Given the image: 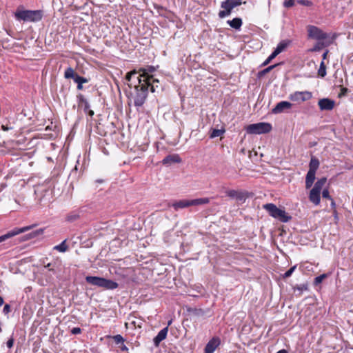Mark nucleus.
I'll return each instance as SVG.
<instances>
[{
	"instance_id": "43",
	"label": "nucleus",
	"mask_w": 353,
	"mask_h": 353,
	"mask_svg": "<svg viewBox=\"0 0 353 353\" xmlns=\"http://www.w3.org/2000/svg\"><path fill=\"white\" fill-rule=\"evenodd\" d=\"M295 289L299 290L301 292V293L303 290H307V287L306 285L303 284V285H300L296 286Z\"/></svg>"
},
{
	"instance_id": "53",
	"label": "nucleus",
	"mask_w": 353,
	"mask_h": 353,
	"mask_svg": "<svg viewBox=\"0 0 353 353\" xmlns=\"http://www.w3.org/2000/svg\"><path fill=\"white\" fill-rule=\"evenodd\" d=\"M2 129H3V130H5V131H6V130H8V128H6V127H5L4 125H2Z\"/></svg>"
},
{
	"instance_id": "11",
	"label": "nucleus",
	"mask_w": 353,
	"mask_h": 353,
	"mask_svg": "<svg viewBox=\"0 0 353 353\" xmlns=\"http://www.w3.org/2000/svg\"><path fill=\"white\" fill-rule=\"evenodd\" d=\"M311 97V92L307 91L295 92L290 96V99L294 101H305L309 100Z\"/></svg>"
},
{
	"instance_id": "56",
	"label": "nucleus",
	"mask_w": 353,
	"mask_h": 353,
	"mask_svg": "<svg viewBox=\"0 0 353 353\" xmlns=\"http://www.w3.org/2000/svg\"><path fill=\"white\" fill-rule=\"evenodd\" d=\"M123 350H127V347L124 345L122 348Z\"/></svg>"
},
{
	"instance_id": "29",
	"label": "nucleus",
	"mask_w": 353,
	"mask_h": 353,
	"mask_svg": "<svg viewBox=\"0 0 353 353\" xmlns=\"http://www.w3.org/2000/svg\"><path fill=\"white\" fill-rule=\"evenodd\" d=\"M281 63H276V64H274V65H272L266 68H265L264 70H261L258 72V77H262L263 76L265 75L266 74H268V72H270L272 70H273L274 68H276V66H278L279 65H280Z\"/></svg>"
},
{
	"instance_id": "5",
	"label": "nucleus",
	"mask_w": 353,
	"mask_h": 353,
	"mask_svg": "<svg viewBox=\"0 0 353 353\" xmlns=\"http://www.w3.org/2000/svg\"><path fill=\"white\" fill-rule=\"evenodd\" d=\"M245 130L250 134H261L270 132L272 129V125L270 123L260 122L250 124L245 127Z\"/></svg>"
},
{
	"instance_id": "21",
	"label": "nucleus",
	"mask_w": 353,
	"mask_h": 353,
	"mask_svg": "<svg viewBox=\"0 0 353 353\" xmlns=\"http://www.w3.org/2000/svg\"><path fill=\"white\" fill-rule=\"evenodd\" d=\"M291 41L290 40H282L281 42L279 43L276 48L274 49L275 53L278 55L282 52H283L287 47L290 45Z\"/></svg>"
},
{
	"instance_id": "46",
	"label": "nucleus",
	"mask_w": 353,
	"mask_h": 353,
	"mask_svg": "<svg viewBox=\"0 0 353 353\" xmlns=\"http://www.w3.org/2000/svg\"><path fill=\"white\" fill-rule=\"evenodd\" d=\"M10 312V305H8V304H6L3 307V312L5 314H8L9 312Z\"/></svg>"
},
{
	"instance_id": "44",
	"label": "nucleus",
	"mask_w": 353,
	"mask_h": 353,
	"mask_svg": "<svg viewBox=\"0 0 353 353\" xmlns=\"http://www.w3.org/2000/svg\"><path fill=\"white\" fill-rule=\"evenodd\" d=\"M78 218H79V216H78V215H77V214L69 215V216H68V217H67V220H68V221L72 222V221H74L77 220Z\"/></svg>"
},
{
	"instance_id": "54",
	"label": "nucleus",
	"mask_w": 353,
	"mask_h": 353,
	"mask_svg": "<svg viewBox=\"0 0 353 353\" xmlns=\"http://www.w3.org/2000/svg\"><path fill=\"white\" fill-rule=\"evenodd\" d=\"M97 182H99V183H103V180L100 179V180H97Z\"/></svg>"
},
{
	"instance_id": "30",
	"label": "nucleus",
	"mask_w": 353,
	"mask_h": 353,
	"mask_svg": "<svg viewBox=\"0 0 353 353\" xmlns=\"http://www.w3.org/2000/svg\"><path fill=\"white\" fill-rule=\"evenodd\" d=\"M66 240L62 241L60 244L54 247V250H56L60 252H65L68 250V246L65 244Z\"/></svg>"
},
{
	"instance_id": "31",
	"label": "nucleus",
	"mask_w": 353,
	"mask_h": 353,
	"mask_svg": "<svg viewBox=\"0 0 353 353\" xmlns=\"http://www.w3.org/2000/svg\"><path fill=\"white\" fill-rule=\"evenodd\" d=\"M77 73L74 72L73 68L71 67L68 68L64 72V77L65 79H74Z\"/></svg>"
},
{
	"instance_id": "22",
	"label": "nucleus",
	"mask_w": 353,
	"mask_h": 353,
	"mask_svg": "<svg viewBox=\"0 0 353 353\" xmlns=\"http://www.w3.org/2000/svg\"><path fill=\"white\" fill-rule=\"evenodd\" d=\"M319 160L316 157L312 156L309 163V170L316 172L319 167Z\"/></svg>"
},
{
	"instance_id": "49",
	"label": "nucleus",
	"mask_w": 353,
	"mask_h": 353,
	"mask_svg": "<svg viewBox=\"0 0 353 353\" xmlns=\"http://www.w3.org/2000/svg\"><path fill=\"white\" fill-rule=\"evenodd\" d=\"M83 83H77V89L78 90H82L83 89Z\"/></svg>"
},
{
	"instance_id": "52",
	"label": "nucleus",
	"mask_w": 353,
	"mask_h": 353,
	"mask_svg": "<svg viewBox=\"0 0 353 353\" xmlns=\"http://www.w3.org/2000/svg\"><path fill=\"white\" fill-rule=\"evenodd\" d=\"M3 303V299L1 296H0V306H1Z\"/></svg>"
},
{
	"instance_id": "15",
	"label": "nucleus",
	"mask_w": 353,
	"mask_h": 353,
	"mask_svg": "<svg viewBox=\"0 0 353 353\" xmlns=\"http://www.w3.org/2000/svg\"><path fill=\"white\" fill-rule=\"evenodd\" d=\"M220 344V339L217 337H214L208 341L206 344L204 353H214L216 347Z\"/></svg>"
},
{
	"instance_id": "32",
	"label": "nucleus",
	"mask_w": 353,
	"mask_h": 353,
	"mask_svg": "<svg viewBox=\"0 0 353 353\" xmlns=\"http://www.w3.org/2000/svg\"><path fill=\"white\" fill-rule=\"evenodd\" d=\"M318 74L321 77H324L326 75V67L323 61L320 64V67L318 70Z\"/></svg>"
},
{
	"instance_id": "19",
	"label": "nucleus",
	"mask_w": 353,
	"mask_h": 353,
	"mask_svg": "<svg viewBox=\"0 0 353 353\" xmlns=\"http://www.w3.org/2000/svg\"><path fill=\"white\" fill-rule=\"evenodd\" d=\"M137 72L136 70L130 71L126 74L125 79L128 81V85L130 88L132 85L134 86V81L137 77Z\"/></svg>"
},
{
	"instance_id": "38",
	"label": "nucleus",
	"mask_w": 353,
	"mask_h": 353,
	"mask_svg": "<svg viewBox=\"0 0 353 353\" xmlns=\"http://www.w3.org/2000/svg\"><path fill=\"white\" fill-rule=\"evenodd\" d=\"M296 2L299 4H301L304 6L310 7L313 5L312 1L310 0H296Z\"/></svg>"
},
{
	"instance_id": "7",
	"label": "nucleus",
	"mask_w": 353,
	"mask_h": 353,
	"mask_svg": "<svg viewBox=\"0 0 353 353\" xmlns=\"http://www.w3.org/2000/svg\"><path fill=\"white\" fill-rule=\"evenodd\" d=\"M307 36L310 39L322 41L327 38V34L317 26L309 25L307 27Z\"/></svg>"
},
{
	"instance_id": "50",
	"label": "nucleus",
	"mask_w": 353,
	"mask_h": 353,
	"mask_svg": "<svg viewBox=\"0 0 353 353\" xmlns=\"http://www.w3.org/2000/svg\"><path fill=\"white\" fill-rule=\"evenodd\" d=\"M276 353H288V352L286 350L283 349V350L278 351Z\"/></svg>"
},
{
	"instance_id": "48",
	"label": "nucleus",
	"mask_w": 353,
	"mask_h": 353,
	"mask_svg": "<svg viewBox=\"0 0 353 353\" xmlns=\"http://www.w3.org/2000/svg\"><path fill=\"white\" fill-rule=\"evenodd\" d=\"M7 346L8 348H11L12 347L13 345H14V339L12 338L10 339L7 343Z\"/></svg>"
},
{
	"instance_id": "37",
	"label": "nucleus",
	"mask_w": 353,
	"mask_h": 353,
	"mask_svg": "<svg viewBox=\"0 0 353 353\" xmlns=\"http://www.w3.org/2000/svg\"><path fill=\"white\" fill-rule=\"evenodd\" d=\"M296 268V265H294V266L291 267L288 271H286L284 273V274L283 275V277L284 279L290 277L292 274V273L294 272V271L295 270Z\"/></svg>"
},
{
	"instance_id": "45",
	"label": "nucleus",
	"mask_w": 353,
	"mask_h": 353,
	"mask_svg": "<svg viewBox=\"0 0 353 353\" xmlns=\"http://www.w3.org/2000/svg\"><path fill=\"white\" fill-rule=\"evenodd\" d=\"M81 332V330L80 327H73L72 330H71V333L72 334H79Z\"/></svg>"
},
{
	"instance_id": "23",
	"label": "nucleus",
	"mask_w": 353,
	"mask_h": 353,
	"mask_svg": "<svg viewBox=\"0 0 353 353\" xmlns=\"http://www.w3.org/2000/svg\"><path fill=\"white\" fill-rule=\"evenodd\" d=\"M228 23L231 28L239 30L242 26V20L241 18L236 17L234 18L232 20L228 21Z\"/></svg>"
},
{
	"instance_id": "36",
	"label": "nucleus",
	"mask_w": 353,
	"mask_h": 353,
	"mask_svg": "<svg viewBox=\"0 0 353 353\" xmlns=\"http://www.w3.org/2000/svg\"><path fill=\"white\" fill-rule=\"evenodd\" d=\"M323 198L327 199L332 201V205H334V202L332 197L330 196V192L327 189H324L322 192Z\"/></svg>"
},
{
	"instance_id": "47",
	"label": "nucleus",
	"mask_w": 353,
	"mask_h": 353,
	"mask_svg": "<svg viewBox=\"0 0 353 353\" xmlns=\"http://www.w3.org/2000/svg\"><path fill=\"white\" fill-rule=\"evenodd\" d=\"M43 263L45 264L44 260L43 261ZM44 266L45 268H48L50 271L54 272V269L53 268H51L52 266L51 263L44 265Z\"/></svg>"
},
{
	"instance_id": "9",
	"label": "nucleus",
	"mask_w": 353,
	"mask_h": 353,
	"mask_svg": "<svg viewBox=\"0 0 353 353\" xmlns=\"http://www.w3.org/2000/svg\"><path fill=\"white\" fill-rule=\"evenodd\" d=\"M78 99V107L80 108H83V111L88 114L90 117H92L94 115V111L90 109V104L87 99L84 97V96L81 94H79L77 95Z\"/></svg>"
},
{
	"instance_id": "2",
	"label": "nucleus",
	"mask_w": 353,
	"mask_h": 353,
	"mask_svg": "<svg viewBox=\"0 0 353 353\" xmlns=\"http://www.w3.org/2000/svg\"><path fill=\"white\" fill-rule=\"evenodd\" d=\"M14 17L18 21L37 22L43 18V11L40 10H20L17 8L14 12Z\"/></svg>"
},
{
	"instance_id": "4",
	"label": "nucleus",
	"mask_w": 353,
	"mask_h": 353,
	"mask_svg": "<svg viewBox=\"0 0 353 353\" xmlns=\"http://www.w3.org/2000/svg\"><path fill=\"white\" fill-rule=\"evenodd\" d=\"M85 279L88 283L105 290H114L119 286L117 282L103 277L87 276Z\"/></svg>"
},
{
	"instance_id": "26",
	"label": "nucleus",
	"mask_w": 353,
	"mask_h": 353,
	"mask_svg": "<svg viewBox=\"0 0 353 353\" xmlns=\"http://www.w3.org/2000/svg\"><path fill=\"white\" fill-rule=\"evenodd\" d=\"M225 130L224 128L221 129H212L210 133V138L214 139L218 137H221L225 133Z\"/></svg>"
},
{
	"instance_id": "12",
	"label": "nucleus",
	"mask_w": 353,
	"mask_h": 353,
	"mask_svg": "<svg viewBox=\"0 0 353 353\" xmlns=\"http://www.w3.org/2000/svg\"><path fill=\"white\" fill-rule=\"evenodd\" d=\"M221 7L223 9L219 12V17L221 19L229 16L234 8L230 3V0H225L221 2Z\"/></svg>"
},
{
	"instance_id": "18",
	"label": "nucleus",
	"mask_w": 353,
	"mask_h": 353,
	"mask_svg": "<svg viewBox=\"0 0 353 353\" xmlns=\"http://www.w3.org/2000/svg\"><path fill=\"white\" fill-rule=\"evenodd\" d=\"M309 199L314 205H319L321 201V192L312 188L310 192Z\"/></svg>"
},
{
	"instance_id": "24",
	"label": "nucleus",
	"mask_w": 353,
	"mask_h": 353,
	"mask_svg": "<svg viewBox=\"0 0 353 353\" xmlns=\"http://www.w3.org/2000/svg\"><path fill=\"white\" fill-rule=\"evenodd\" d=\"M44 230L42 228L38 229L37 230L32 231V232L26 234L24 236L22 241H26L30 239L34 238L36 236H38L39 235H41L43 233Z\"/></svg>"
},
{
	"instance_id": "16",
	"label": "nucleus",
	"mask_w": 353,
	"mask_h": 353,
	"mask_svg": "<svg viewBox=\"0 0 353 353\" xmlns=\"http://www.w3.org/2000/svg\"><path fill=\"white\" fill-rule=\"evenodd\" d=\"M168 332V326L161 330L157 334V335L154 338L153 342L156 347H158L160 343L166 338Z\"/></svg>"
},
{
	"instance_id": "33",
	"label": "nucleus",
	"mask_w": 353,
	"mask_h": 353,
	"mask_svg": "<svg viewBox=\"0 0 353 353\" xmlns=\"http://www.w3.org/2000/svg\"><path fill=\"white\" fill-rule=\"evenodd\" d=\"M73 80L77 83H84L88 82V80L86 78L79 76L77 73Z\"/></svg>"
},
{
	"instance_id": "39",
	"label": "nucleus",
	"mask_w": 353,
	"mask_h": 353,
	"mask_svg": "<svg viewBox=\"0 0 353 353\" xmlns=\"http://www.w3.org/2000/svg\"><path fill=\"white\" fill-rule=\"evenodd\" d=\"M113 340L115 342L116 344L123 343L124 342L123 337L120 335L117 334L113 336Z\"/></svg>"
},
{
	"instance_id": "8",
	"label": "nucleus",
	"mask_w": 353,
	"mask_h": 353,
	"mask_svg": "<svg viewBox=\"0 0 353 353\" xmlns=\"http://www.w3.org/2000/svg\"><path fill=\"white\" fill-rule=\"evenodd\" d=\"M34 226V225H32L21 228H14L10 231L8 232L6 234L1 236H0V243L6 241L8 239L13 237L20 233L25 232L28 230H30Z\"/></svg>"
},
{
	"instance_id": "14",
	"label": "nucleus",
	"mask_w": 353,
	"mask_h": 353,
	"mask_svg": "<svg viewBox=\"0 0 353 353\" xmlns=\"http://www.w3.org/2000/svg\"><path fill=\"white\" fill-rule=\"evenodd\" d=\"M292 107V104L291 103L283 101L276 105V106L272 110V112L276 114H280L290 109Z\"/></svg>"
},
{
	"instance_id": "1",
	"label": "nucleus",
	"mask_w": 353,
	"mask_h": 353,
	"mask_svg": "<svg viewBox=\"0 0 353 353\" xmlns=\"http://www.w3.org/2000/svg\"><path fill=\"white\" fill-rule=\"evenodd\" d=\"M150 77H145L142 79L137 77L134 81V91L131 92L130 101H133L134 105L137 107H141L147 98L149 85H150Z\"/></svg>"
},
{
	"instance_id": "40",
	"label": "nucleus",
	"mask_w": 353,
	"mask_h": 353,
	"mask_svg": "<svg viewBox=\"0 0 353 353\" xmlns=\"http://www.w3.org/2000/svg\"><path fill=\"white\" fill-rule=\"evenodd\" d=\"M295 3V0H285L283 2V6L285 8H291L292 7Z\"/></svg>"
},
{
	"instance_id": "35",
	"label": "nucleus",
	"mask_w": 353,
	"mask_h": 353,
	"mask_svg": "<svg viewBox=\"0 0 353 353\" xmlns=\"http://www.w3.org/2000/svg\"><path fill=\"white\" fill-rule=\"evenodd\" d=\"M326 277H327V274H321V275L316 276L314 279V284L316 285L320 284L323 281V280L324 279H325Z\"/></svg>"
},
{
	"instance_id": "3",
	"label": "nucleus",
	"mask_w": 353,
	"mask_h": 353,
	"mask_svg": "<svg viewBox=\"0 0 353 353\" xmlns=\"http://www.w3.org/2000/svg\"><path fill=\"white\" fill-rule=\"evenodd\" d=\"M272 217L278 219L281 222L288 223L292 219V216L289 215L286 212L281 208H279L274 203H266L263 206Z\"/></svg>"
},
{
	"instance_id": "25",
	"label": "nucleus",
	"mask_w": 353,
	"mask_h": 353,
	"mask_svg": "<svg viewBox=\"0 0 353 353\" xmlns=\"http://www.w3.org/2000/svg\"><path fill=\"white\" fill-rule=\"evenodd\" d=\"M326 181L327 179L325 177H322L317 180V181L314 183V185L312 188L316 189V190L321 192Z\"/></svg>"
},
{
	"instance_id": "34",
	"label": "nucleus",
	"mask_w": 353,
	"mask_h": 353,
	"mask_svg": "<svg viewBox=\"0 0 353 353\" xmlns=\"http://www.w3.org/2000/svg\"><path fill=\"white\" fill-rule=\"evenodd\" d=\"M277 56V54L275 53L274 51H273L272 52V54L268 57V59L261 64V66H265L267 65L268 63H270V61L274 59Z\"/></svg>"
},
{
	"instance_id": "51",
	"label": "nucleus",
	"mask_w": 353,
	"mask_h": 353,
	"mask_svg": "<svg viewBox=\"0 0 353 353\" xmlns=\"http://www.w3.org/2000/svg\"><path fill=\"white\" fill-rule=\"evenodd\" d=\"M327 54V51L323 54V56H322L323 57V59H326Z\"/></svg>"
},
{
	"instance_id": "42",
	"label": "nucleus",
	"mask_w": 353,
	"mask_h": 353,
	"mask_svg": "<svg viewBox=\"0 0 353 353\" xmlns=\"http://www.w3.org/2000/svg\"><path fill=\"white\" fill-rule=\"evenodd\" d=\"M348 92H349V90L347 88H342L341 89L340 93L339 94V97H342L345 96Z\"/></svg>"
},
{
	"instance_id": "13",
	"label": "nucleus",
	"mask_w": 353,
	"mask_h": 353,
	"mask_svg": "<svg viewBox=\"0 0 353 353\" xmlns=\"http://www.w3.org/2000/svg\"><path fill=\"white\" fill-rule=\"evenodd\" d=\"M334 101L328 98L321 99L318 102L321 110H332L334 107Z\"/></svg>"
},
{
	"instance_id": "55",
	"label": "nucleus",
	"mask_w": 353,
	"mask_h": 353,
	"mask_svg": "<svg viewBox=\"0 0 353 353\" xmlns=\"http://www.w3.org/2000/svg\"><path fill=\"white\" fill-rule=\"evenodd\" d=\"M171 323H172V320H170V321H168V326H169V325H171Z\"/></svg>"
},
{
	"instance_id": "10",
	"label": "nucleus",
	"mask_w": 353,
	"mask_h": 353,
	"mask_svg": "<svg viewBox=\"0 0 353 353\" xmlns=\"http://www.w3.org/2000/svg\"><path fill=\"white\" fill-rule=\"evenodd\" d=\"M227 196L230 198L236 199L239 201L244 202L248 197V192L245 191H238L234 190H230L226 192Z\"/></svg>"
},
{
	"instance_id": "28",
	"label": "nucleus",
	"mask_w": 353,
	"mask_h": 353,
	"mask_svg": "<svg viewBox=\"0 0 353 353\" xmlns=\"http://www.w3.org/2000/svg\"><path fill=\"white\" fill-rule=\"evenodd\" d=\"M154 68L153 66H149L148 68H141V71L143 72L142 74L139 75L138 77H140L141 79H145V77L148 75L151 76L150 73L154 71Z\"/></svg>"
},
{
	"instance_id": "20",
	"label": "nucleus",
	"mask_w": 353,
	"mask_h": 353,
	"mask_svg": "<svg viewBox=\"0 0 353 353\" xmlns=\"http://www.w3.org/2000/svg\"><path fill=\"white\" fill-rule=\"evenodd\" d=\"M315 172L308 170L305 177V188L307 189L310 188L315 180Z\"/></svg>"
},
{
	"instance_id": "41",
	"label": "nucleus",
	"mask_w": 353,
	"mask_h": 353,
	"mask_svg": "<svg viewBox=\"0 0 353 353\" xmlns=\"http://www.w3.org/2000/svg\"><path fill=\"white\" fill-rule=\"evenodd\" d=\"M242 0H230V3L233 8L237 7L239 6H241L242 4L241 2Z\"/></svg>"
},
{
	"instance_id": "6",
	"label": "nucleus",
	"mask_w": 353,
	"mask_h": 353,
	"mask_svg": "<svg viewBox=\"0 0 353 353\" xmlns=\"http://www.w3.org/2000/svg\"><path fill=\"white\" fill-rule=\"evenodd\" d=\"M209 202L210 199L208 198H199L192 200L182 199L173 203L171 206L175 210H178L179 209L185 208L192 205L208 204Z\"/></svg>"
},
{
	"instance_id": "17",
	"label": "nucleus",
	"mask_w": 353,
	"mask_h": 353,
	"mask_svg": "<svg viewBox=\"0 0 353 353\" xmlns=\"http://www.w3.org/2000/svg\"><path fill=\"white\" fill-rule=\"evenodd\" d=\"M181 158L178 154H170L166 156L163 160L162 163L165 165L169 166L174 163H180Z\"/></svg>"
},
{
	"instance_id": "27",
	"label": "nucleus",
	"mask_w": 353,
	"mask_h": 353,
	"mask_svg": "<svg viewBox=\"0 0 353 353\" xmlns=\"http://www.w3.org/2000/svg\"><path fill=\"white\" fill-rule=\"evenodd\" d=\"M145 77H147V78H148H148L150 77V85H149L150 90L152 92H155L156 88H158V85H155V84H157V83H159V80H158V79H155V78H154V77H153V76H148V75H147V76H145Z\"/></svg>"
}]
</instances>
